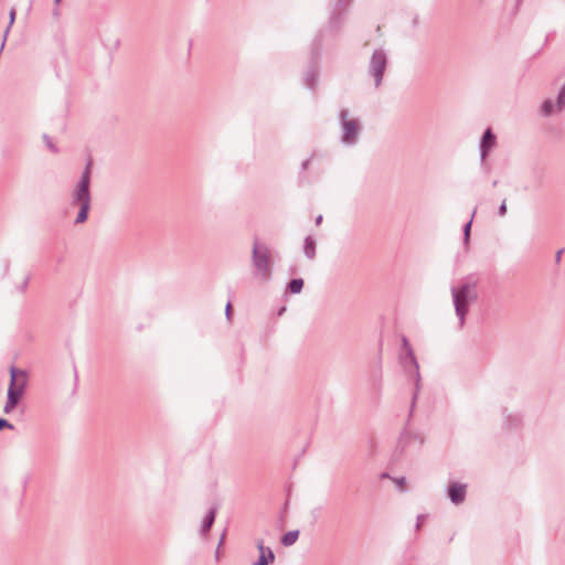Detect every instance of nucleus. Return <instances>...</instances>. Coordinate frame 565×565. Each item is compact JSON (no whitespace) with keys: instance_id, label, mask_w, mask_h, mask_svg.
I'll use <instances>...</instances> for the list:
<instances>
[{"instance_id":"9","label":"nucleus","mask_w":565,"mask_h":565,"mask_svg":"<svg viewBox=\"0 0 565 565\" xmlns=\"http://www.w3.org/2000/svg\"><path fill=\"white\" fill-rule=\"evenodd\" d=\"M257 548L259 551V557L254 565H268L275 561V555L270 547L264 545L263 540L257 542Z\"/></svg>"},{"instance_id":"11","label":"nucleus","mask_w":565,"mask_h":565,"mask_svg":"<svg viewBox=\"0 0 565 565\" xmlns=\"http://www.w3.org/2000/svg\"><path fill=\"white\" fill-rule=\"evenodd\" d=\"M215 515H216V509L215 508L210 509V511L205 515L203 523H202L201 533L203 535H205L209 532V530L211 529V526L215 520Z\"/></svg>"},{"instance_id":"18","label":"nucleus","mask_w":565,"mask_h":565,"mask_svg":"<svg viewBox=\"0 0 565 565\" xmlns=\"http://www.w3.org/2000/svg\"><path fill=\"white\" fill-rule=\"evenodd\" d=\"M14 20H15V9H14V8H11V10H10V12H9V25H8V28L6 29L4 34H3V40H2L1 49H0L1 51H2V49H3V46H4V43H6L7 36H8L9 32H10V28H11V25L14 23Z\"/></svg>"},{"instance_id":"10","label":"nucleus","mask_w":565,"mask_h":565,"mask_svg":"<svg viewBox=\"0 0 565 565\" xmlns=\"http://www.w3.org/2000/svg\"><path fill=\"white\" fill-rule=\"evenodd\" d=\"M449 498L452 503L459 504L465 500L466 497V486L461 483H451L449 487Z\"/></svg>"},{"instance_id":"17","label":"nucleus","mask_w":565,"mask_h":565,"mask_svg":"<svg viewBox=\"0 0 565 565\" xmlns=\"http://www.w3.org/2000/svg\"><path fill=\"white\" fill-rule=\"evenodd\" d=\"M401 352H406L408 354V358L411 359V362L415 363V354L414 351L407 340V338H402V350Z\"/></svg>"},{"instance_id":"24","label":"nucleus","mask_w":565,"mask_h":565,"mask_svg":"<svg viewBox=\"0 0 565 565\" xmlns=\"http://www.w3.org/2000/svg\"><path fill=\"white\" fill-rule=\"evenodd\" d=\"M315 81H316L315 75H309V76L307 77V85H308L309 87H313V86H315Z\"/></svg>"},{"instance_id":"3","label":"nucleus","mask_w":565,"mask_h":565,"mask_svg":"<svg viewBox=\"0 0 565 565\" xmlns=\"http://www.w3.org/2000/svg\"><path fill=\"white\" fill-rule=\"evenodd\" d=\"M10 384L7 393V402L3 406L4 414H10L22 398L29 382V373L25 370L10 366Z\"/></svg>"},{"instance_id":"5","label":"nucleus","mask_w":565,"mask_h":565,"mask_svg":"<svg viewBox=\"0 0 565 565\" xmlns=\"http://www.w3.org/2000/svg\"><path fill=\"white\" fill-rule=\"evenodd\" d=\"M340 119L343 130L341 137L342 142L345 145H354L360 132L358 120L349 118V111L347 109L340 111Z\"/></svg>"},{"instance_id":"23","label":"nucleus","mask_w":565,"mask_h":565,"mask_svg":"<svg viewBox=\"0 0 565 565\" xmlns=\"http://www.w3.org/2000/svg\"><path fill=\"white\" fill-rule=\"evenodd\" d=\"M505 214H507V203H505V200H503V202L499 206V215L504 216Z\"/></svg>"},{"instance_id":"7","label":"nucleus","mask_w":565,"mask_h":565,"mask_svg":"<svg viewBox=\"0 0 565 565\" xmlns=\"http://www.w3.org/2000/svg\"><path fill=\"white\" fill-rule=\"evenodd\" d=\"M398 361H399L401 365L403 366L404 371L413 374L414 380H415V392H414L413 402H412V407H413L415 404V401L417 398V395L419 393V390H420L419 365H418V362L416 359H415V363L411 362V359L408 358V354L406 352H399Z\"/></svg>"},{"instance_id":"8","label":"nucleus","mask_w":565,"mask_h":565,"mask_svg":"<svg viewBox=\"0 0 565 565\" xmlns=\"http://www.w3.org/2000/svg\"><path fill=\"white\" fill-rule=\"evenodd\" d=\"M495 146V136L492 134L491 129H487L483 134V137L480 141V157L481 161H483L489 151Z\"/></svg>"},{"instance_id":"14","label":"nucleus","mask_w":565,"mask_h":565,"mask_svg":"<svg viewBox=\"0 0 565 565\" xmlns=\"http://www.w3.org/2000/svg\"><path fill=\"white\" fill-rule=\"evenodd\" d=\"M554 111H556V105H554L552 99H546L541 106V113L544 117H550Z\"/></svg>"},{"instance_id":"27","label":"nucleus","mask_w":565,"mask_h":565,"mask_svg":"<svg viewBox=\"0 0 565 565\" xmlns=\"http://www.w3.org/2000/svg\"><path fill=\"white\" fill-rule=\"evenodd\" d=\"M423 520H424V516H423V515H419V516L417 518V524H416V527H417V529H419V526H420V524H422Z\"/></svg>"},{"instance_id":"20","label":"nucleus","mask_w":565,"mask_h":565,"mask_svg":"<svg viewBox=\"0 0 565 565\" xmlns=\"http://www.w3.org/2000/svg\"><path fill=\"white\" fill-rule=\"evenodd\" d=\"M471 224L472 218L463 226V243L466 246L469 245Z\"/></svg>"},{"instance_id":"13","label":"nucleus","mask_w":565,"mask_h":565,"mask_svg":"<svg viewBox=\"0 0 565 565\" xmlns=\"http://www.w3.org/2000/svg\"><path fill=\"white\" fill-rule=\"evenodd\" d=\"M298 536H299L298 530L289 531L286 534H284V536L281 537V544L285 546H290L298 540Z\"/></svg>"},{"instance_id":"26","label":"nucleus","mask_w":565,"mask_h":565,"mask_svg":"<svg viewBox=\"0 0 565 565\" xmlns=\"http://www.w3.org/2000/svg\"><path fill=\"white\" fill-rule=\"evenodd\" d=\"M225 313H226V317L230 318V316H231V303L230 302H227V305H226Z\"/></svg>"},{"instance_id":"30","label":"nucleus","mask_w":565,"mask_h":565,"mask_svg":"<svg viewBox=\"0 0 565 565\" xmlns=\"http://www.w3.org/2000/svg\"><path fill=\"white\" fill-rule=\"evenodd\" d=\"M404 482H405V478H401V479L396 480V483L399 486L404 484Z\"/></svg>"},{"instance_id":"31","label":"nucleus","mask_w":565,"mask_h":565,"mask_svg":"<svg viewBox=\"0 0 565 565\" xmlns=\"http://www.w3.org/2000/svg\"><path fill=\"white\" fill-rule=\"evenodd\" d=\"M308 163H309V160H306L303 163H302V168L306 169L308 167Z\"/></svg>"},{"instance_id":"28","label":"nucleus","mask_w":565,"mask_h":565,"mask_svg":"<svg viewBox=\"0 0 565 565\" xmlns=\"http://www.w3.org/2000/svg\"><path fill=\"white\" fill-rule=\"evenodd\" d=\"M562 253H563V250H558V252L556 253V257H555V258H556V263H559V262H561Z\"/></svg>"},{"instance_id":"21","label":"nucleus","mask_w":565,"mask_h":565,"mask_svg":"<svg viewBox=\"0 0 565 565\" xmlns=\"http://www.w3.org/2000/svg\"><path fill=\"white\" fill-rule=\"evenodd\" d=\"M44 141L50 150H52L53 152L57 151L56 147L53 145V142L46 135L44 136Z\"/></svg>"},{"instance_id":"6","label":"nucleus","mask_w":565,"mask_h":565,"mask_svg":"<svg viewBox=\"0 0 565 565\" xmlns=\"http://www.w3.org/2000/svg\"><path fill=\"white\" fill-rule=\"evenodd\" d=\"M387 65V56L383 50H375L370 60V73L374 77L375 86H380L383 79L384 71Z\"/></svg>"},{"instance_id":"12","label":"nucleus","mask_w":565,"mask_h":565,"mask_svg":"<svg viewBox=\"0 0 565 565\" xmlns=\"http://www.w3.org/2000/svg\"><path fill=\"white\" fill-rule=\"evenodd\" d=\"M303 253L309 259H313L316 257V242L310 236L305 239Z\"/></svg>"},{"instance_id":"15","label":"nucleus","mask_w":565,"mask_h":565,"mask_svg":"<svg viewBox=\"0 0 565 565\" xmlns=\"http://www.w3.org/2000/svg\"><path fill=\"white\" fill-rule=\"evenodd\" d=\"M556 113H562L565 108V84L558 92L557 100H556Z\"/></svg>"},{"instance_id":"2","label":"nucleus","mask_w":565,"mask_h":565,"mask_svg":"<svg viewBox=\"0 0 565 565\" xmlns=\"http://www.w3.org/2000/svg\"><path fill=\"white\" fill-rule=\"evenodd\" d=\"M90 166L92 162L88 161L72 194V203L79 205V212L75 218L76 224H82L87 220L90 209Z\"/></svg>"},{"instance_id":"32","label":"nucleus","mask_w":565,"mask_h":565,"mask_svg":"<svg viewBox=\"0 0 565 565\" xmlns=\"http://www.w3.org/2000/svg\"><path fill=\"white\" fill-rule=\"evenodd\" d=\"M61 0H54L55 3H60Z\"/></svg>"},{"instance_id":"25","label":"nucleus","mask_w":565,"mask_h":565,"mask_svg":"<svg viewBox=\"0 0 565 565\" xmlns=\"http://www.w3.org/2000/svg\"><path fill=\"white\" fill-rule=\"evenodd\" d=\"M223 541H224V534L222 535V537L218 542V546H221L223 544ZM215 558H216V561H218V558H220V547H217V551L215 553Z\"/></svg>"},{"instance_id":"1","label":"nucleus","mask_w":565,"mask_h":565,"mask_svg":"<svg viewBox=\"0 0 565 565\" xmlns=\"http://www.w3.org/2000/svg\"><path fill=\"white\" fill-rule=\"evenodd\" d=\"M451 296L459 327L462 328L469 312V307L478 299L477 284L463 281L459 286L451 288Z\"/></svg>"},{"instance_id":"16","label":"nucleus","mask_w":565,"mask_h":565,"mask_svg":"<svg viewBox=\"0 0 565 565\" xmlns=\"http://www.w3.org/2000/svg\"><path fill=\"white\" fill-rule=\"evenodd\" d=\"M302 287H303V280L301 278L292 279L288 284V290L291 294H299L301 291Z\"/></svg>"},{"instance_id":"19","label":"nucleus","mask_w":565,"mask_h":565,"mask_svg":"<svg viewBox=\"0 0 565 565\" xmlns=\"http://www.w3.org/2000/svg\"><path fill=\"white\" fill-rule=\"evenodd\" d=\"M30 282V275H25L20 284H17L15 289L19 294H25Z\"/></svg>"},{"instance_id":"29","label":"nucleus","mask_w":565,"mask_h":565,"mask_svg":"<svg viewBox=\"0 0 565 565\" xmlns=\"http://www.w3.org/2000/svg\"><path fill=\"white\" fill-rule=\"evenodd\" d=\"M322 222V215H319L317 218H316V224L319 225L321 224Z\"/></svg>"},{"instance_id":"4","label":"nucleus","mask_w":565,"mask_h":565,"mask_svg":"<svg viewBox=\"0 0 565 565\" xmlns=\"http://www.w3.org/2000/svg\"><path fill=\"white\" fill-rule=\"evenodd\" d=\"M252 263L257 277L262 279H268L270 277L271 265L269 248L265 244H260L257 238H255L253 243Z\"/></svg>"},{"instance_id":"22","label":"nucleus","mask_w":565,"mask_h":565,"mask_svg":"<svg viewBox=\"0 0 565 565\" xmlns=\"http://www.w3.org/2000/svg\"><path fill=\"white\" fill-rule=\"evenodd\" d=\"M3 428L13 429V425L10 424L7 419L0 418V429H3Z\"/></svg>"}]
</instances>
